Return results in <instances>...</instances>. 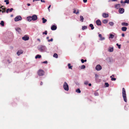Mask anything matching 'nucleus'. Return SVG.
I'll return each mask as SVG.
<instances>
[{"mask_svg":"<svg viewBox=\"0 0 129 129\" xmlns=\"http://www.w3.org/2000/svg\"><path fill=\"white\" fill-rule=\"evenodd\" d=\"M43 34H45L46 35H47V31L46 30L44 32H43Z\"/></svg>","mask_w":129,"mask_h":129,"instance_id":"40","label":"nucleus"},{"mask_svg":"<svg viewBox=\"0 0 129 129\" xmlns=\"http://www.w3.org/2000/svg\"><path fill=\"white\" fill-rule=\"evenodd\" d=\"M23 51L22 50L18 51L17 52V54L18 55H19L20 54L23 53Z\"/></svg>","mask_w":129,"mask_h":129,"instance_id":"9","label":"nucleus"},{"mask_svg":"<svg viewBox=\"0 0 129 129\" xmlns=\"http://www.w3.org/2000/svg\"><path fill=\"white\" fill-rule=\"evenodd\" d=\"M63 87L65 90L66 91L69 90V86L67 83L66 82H64L63 84Z\"/></svg>","mask_w":129,"mask_h":129,"instance_id":"3","label":"nucleus"},{"mask_svg":"<svg viewBox=\"0 0 129 129\" xmlns=\"http://www.w3.org/2000/svg\"><path fill=\"white\" fill-rule=\"evenodd\" d=\"M122 36L123 37H124V34L123 33L122 34Z\"/></svg>","mask_w":129,"mask_h":129,"instance_id":"53","label":"nucleus"},{"mask_svg":"<svg viewBox=\"0 0 129 129\" xmlns=\"http://www.w3.org/2000/svg\"><path fill=\"white\" fill-rule=\"evenodd\" d=\"M80 21L81 22H83V20L84 19L83 17L82 16H80Z\"/></svg>","mask_w":129,"mask_h":129,"instance_id":"22","label":"nucleus"},{"mask_svg":"<svg viewBox=\"0 0 129 129\" xmlns=\"http://www.w3.org/2000/svg\"><path fill=\"white\" fill-rule=\"evenodd\" d=\"M68 66L69 67V69H72V67L71 66V64L70 63H68Z\"/></svg>","mask_w":129,"mask_h":129,"instance_id":"29","label":"nucleus"},{"mask_svg":"<svg viewBox=\"0 0 129 129\" xmlns=\"http://www.w3.org/2000/svg\"><path fill=\"white\" fill-rule=\"evenodd\" d=\"M27 19L28 21L29 22L31 21V20H32L31 19H32L31 16H30L28 17H27Z\"/></svg>","mask_w":129,"mask_h":129,"instance_id":"16","label":"nucleus"},{"mask_svg":"<svg viewBox=\"0 0 129 129\" xmlns=\"http://www.w3.org/2000/svg\"><path fill=\"white\" fill-rule=\"evenodd\" d=\"M105 85L106 87H108L109 86V84L108 83L106 82L105 83Z\"/></svg>","mask_w":129,"mask_h":129,"instance_id":"34","label":"nucleus"},{"mask_svg":"<svg viewBox=\"0 0 129 129\" xmlns=\"http://www.w3.org/2000/svg\"><path fill=\"white\" fill-rule=\"evenodd\" d=\"M109 24L111 26H113L114 24V23L112 22H110L109 23Z\"/></svg>","mask_w":129,"mask_h":129,"instance_id":"36","label":"nucleus"},{"mask_svg":"<svg viewBox=\"0 0 129 129\" xmlns=\"http://www.w3.org/2000/svg\"><path fill=\"white\" fill-rule=\"evenodd\" d=\"M1 8H0V9H1ZM2 10L1 9H0V12H2Z\"/></svg>","mask_w":129,"mask_h":129,"instance_id":"62","label":"nucleus"},{"mask_svg":"<svg viewBox=\"0 0 129 129\" xmlns=\"http://www.w3.org/2000/svg\"><path fill=\"white\" fill-rule=\"evenodd\" d=\"M37 40H38L39 42L40 41V39H37Z\"/></svg>","mask_w":129,"mask_h":129,"instance_id":"58","label":"nucleus"},{"mask_svg":"<svg viewBox=\"0 0 129 129\" xmlns=\"http://www.w3.org/2000/svg\"><path fill=\"white\" fill-rule=\"evenodd\" d=\"M88 82L87 81H85L84 83V84L86 85H87L88 84Z\"/></svg>","mask_w":129,"mask_h":129,"instance_id":"43","label":"nucleus"},{"mask_svg":"<svg viewBox=\"0 0 129 129\" xmlns=\"http://www.w3.org/2000/svg\"><path fill=\"white\" fill-rule=\"evenodd\" d=\"M88 85L89 86H91V83H89V84H88Z\"/></svg>","mask_w":129,"mask_h":129,"instance_id":"57","label":"nucleus"},{"mask_svg":"<svg viewBox=\"0 0 129 129\" xmlns=\"http://www.w3.org/2000/svg\"><path fill=\"white\" fill-rule=\"evenodd\" d=\"M13 10V8H11L10 9H9V11L10 12H12Z\"/></svg>","mask_w":129,"mask_h":129,"instance_id":"48","label":"nucleus"},{"mask_svg":"<svg viewBox=\"0 0 129 129\" xmlns=\"http://www.w3.org/2000/svg\"><path fill=\"white\" fill-rule=\"evenodd\" d=\"M119 12L120 13H123L124 12V9L123 8H120L119 10Z\"/></svg>","mask_w":129,"mask_h":129,"instance_id":"10","label":"nucleus"},{"mask_svg":"<svg viewBox=\"0 0 129 129\" xmlns=\"http://www.w3.org/2000/svg\"><path fill=\"white\" fill-rule=\"evenodd\" d=\"M53 41V39L52 38H51L50 39L48 40V41L49 42H50V41H51V42L52 41Z\"/></svg>","mask_w":129,"mask_h":129,"instance_id":"44","label":"nucleus"},{"mask_svg":"<svg viewBox=\"0 0 129 129\" xmlns=\"http://www.w3.org/2000/svg\"><path fill=\"white\" fill-rule=\"evenodd\" d=\"M99 37L100 38V40H103L105 39V38L104 37H102V35L101 34H99Z\"/></svg>","mask_w":129,"mask_h":129,"instance_id":"15","label":"nucleus"},{"mask_svg":"<svg viewBox=\"0 0 129 129\" xmlns=\"http://www.w3.org/2000/svg\"><path fill=\"white\" fill-rule=\"evenodd\" d=\"M9 10V9H8L6 10V12L7 13H8Z\"/></svg>","mask_w":129,"mask_h":129,"instance_id":"47","label":"nucleus"},{"mask_svg":"<svg viewBox=\"0 0 129 129\" xmlns=\"http://www.w3.org/2000/svg\"><path fill=\"white\" fill-rule=\"evenodd\" d=\"M94 95L95 96H97L99 95V94L98 93L96 92H95L94 93Z\"/></svg>","mask_w":129,"mask_h":129,"instance_id":"33","label":"nucleus"},{"mask_svg":"<svg viewBox=\"0 0 129 129\" xmlns=\"http://www.w3.org/2000/svg\"><path fill=\"white\" fill-rule=\"evenodd\" d=\"M121 3H123V2L122 1H121Z\"/></svg>","mask_w":129,"mask_h":129,"instance_id":"59","label":"nucleus"},{"mask_svg":"<svg viewBox=\"0 0 129 129\" xmlns=\"http://www.w3.org/2000/svg\"><path fill=\"white\" fill-rule=\"evenodd\" d=\"M46 48V47L45 46L43 45H41L40 48L39 49L40 51H42L44 50Z\"/></svg>","mask_w":129,"mask_h":129,"instance_id":"7","label":"nucleus"},{"mask_svg":"<svg viewBox=\"0 0 129 129\" xmlns=\"http://www.w3.org/2000/svg\"><path fill=\"white\" fill-rule=\"evenodd\" d=\"M96 23L97 25H100L101 24V22L99 20H97L96 21Z\"/></svg>","mask_w":129,"mask_h":129,"instance_id":"12","label":"nucleus"},{"mask_svg":"<svg viewBox=\"0 0 129 129\" xmlns=\"http://www.w3.org/2000/svg\"><path fill=\"white\" fill-rule=\"evenodd\" d=\"M73 10H74V11L73 12V13H75L76 14H79V10H77V12H76V10L75 9H73Z\"/></svg>","mask_w":129,"mask_h":129,"instance_id":"14","label":"nucleus"},{"mask_svg":"<svg viewBox=\"0 0 129 129\" xmlns=\"http://www.w3.org/2000/svg\"><path fill=\"white\" fill-rule=\"evenodd\" d=\"M121 25L122 26H128V23H126L123 22L122 23Z\"/></svg>","mask_w":129,"mask_h":129,"instance_id":"19","label":"nucleus"},{"mask_svg":"<svg viewBox=\"0 0 129 129\" xmlns=\"http://www.w3.org/2000/svg\"><path fill=\"white\" fill-rule=\"evenodd\" d=\"M85 68V66L84 65H82L81 66V68L82 69H84Z\"/></svg>","mask_w":129,"mask_h":129,"instance_id":"38","label":"nucleus"},{"mask_svg":"<svg viewBox=\"0 0 129 129\" xmlns=\"http://www.w3.org/2000/svg\"><path fill=\"white\" fill-rule=\"evenodd\" d=\"M37 73L39 76H42L44 74L45 72L43 70L40 69L38 71Z\"/></svg>","mask_w":129,"mask_h":129,"instance_id":"2","label":"nucleus"},{"mask_svg":"<svg viewBox=\"0 0 129 129\" xmlns=\"http://www.w3.org/2000/svg\"><path fill=\"white\" fill-rule=\"evenodd\" d=\"M15 29L19 33L21 30L20 28L19 27L16 28H15Z\"/></svg>","mask_w":129,"mask_h":129,"instance_id":"17","label":"nucleus"},{"mask_svg":"<svg viewBox=\"0 0 129 129\" xmlns=\"http://www.w3.org/2000/svg\"><path fill=\"white\" fill-rule=\"evenodd\" d=\"M49 37H47V39H49Z\"/></svg>","mask_w":129,"mask_h":129,"instance_id":"63","label":"nucleus"},{"mask_svg":"<svg viewBox=\"0 0 129 129\" xmlns=\"http://www.w3.org/2000/svg\"><path fill=\"white\" fill-rule=\"evenodd\" d=\"M51 7V5H50L48 7V10H49V12L50 11V9H49V8H50Z\"/></svg>","mask_w":129,"mask_h":129,"instance_id":"46","label":"nucleus"},{"mask_svg":"<svg viewBox=\"0 0 129 129\" xmlns=\"http://www.w3.org/2000/svg\"><path fill=\"white\" fill-rule=\"evenodd\" d=\"M116 1V0H112V1Z\"/></svg>","mask_w":129,"mask_h":129,"instance_id":"60","label":"nucleus"},{"mask_svg":"<svg viewBox=\"0 0 129 129\" xmlns=\"http://www.w3.org/2000/svg\"><path fill=\"white\" fill-rule=\"evenodd\" d=\"M76 92L78 93H80L81 92V91L78 88L76 90Z\"/></svg>","mask_w":129,"mask_h":129,"instance_id":"25","label":"nucleus"},{"mask_svg":"<svg viewBox=\"0 0 129 129\" xmlns=\"http://www.w3.org/2000/svg\"><path fill=\"white\" fill-rule=\"evenodd\" d=\"M11 17L12 16H13V15H11Z\"/></svg>","mask_w":129,"mask_h":129,"instance_id":"64","label":"nucleus"},{"mask_svg":"<svg viewBox=\"0 0 129 129\" xmlns=\"http://www.w3.org/2000/svg\"><path fill=\"white\" fill-rule=\"evenodd\" d=\"M27 5L28 6H29L30 5V4L28 3V4H27Z\"/></svg>","mask_w":129,"mask_h":129,"instance_id":"55","label":"nucleus"},{"mask_svg":"<svg viewBox=\"0 0 129 129\" xmlns=\"http://www.w3.org/2000/svg\"><path fill=\"white\" fill-rule=\"evenodd\" d=\"M122 95L124 101L126 102H127V100L126 97V92L125 89L124 88H122Z\"/></svg>","mask_w":129,"mask_h":129,"instance_id":"1","label":"nucleus"},{"mask_svg":"<svg viewBox=\"0 0 129 129\" xmlns=\"http://www.w3.org/2000/svg\"><path fill=\"white\" fill-rule=\"evenodd\" d=\"M112 76L114 77V75H112V76H111L110 77V78H112Z\"/></svg>","mask_w":129,"mask_h":129,"instance_id":"56","label":"nucleus"},{"mask_svg":"<svg viewBox=\"0 0 129 129\" xmlns=\"http://www.w3.org/2000/svg\"><path fill=\"white\" fill-rule=\"evenodd\" d=\"M22 39L23 40L26 41L29 39V37L27 36H25L24 37L22 38Z\"/></svg>","mask_w":129,"mask_h":129,"instance_id":"8","label":"nucleus"},{"mask_svg":"<svg viewBox=\"0 0 129 129\" xmlns=\"http://www.w3.org/2000/svg\"><path fill=\"white\" fill-rule=\"evenodd\" d=\"M111 80L112 81H115L116 80V78H111Z\"/></svg>","mask_w":129,"mask_h":129,"instance_id":"42","label":"nucleus"},{"mask_svg":"<svg viewBox=\"0 0 129 129\" xmlns=\"http://www.w3.org/2000/svg\"><path fill=\"white\" fill-rule=\"evenodd\" d=\"M57 28V26L54 25H53L51 27V29L52 30H55Z\"/></svg>","mask_w":129,"mask_h":129,"instance_id":"11","label":"nucleus"},{"mask_svg":"<svg viewBox=\"0 0 129 129\" xmlns=\"http://www.w3.org/2000/svg\"><path fill=\"white\" fill-rule=\"evenodd\" d=\"M108 21L106 19H104L103 21V22L105 24L107 23Z\"/></svg>","mask_w":129,"mask_h":129,"instance_id":"26","label":"nucleus"},{"mask_svg":"<svg viewBox=\"0 0 129 129\" xmlns=\"http://www.w3.org/2000/svg\"><path fill=\"white\" fill-rule=\"evenodd\" d=\"M102 69V67L100 64L97 65L95 67L96 70L98 71L101 70Z\"/></svg>","mask_w":129,"mask_h":129,"instance_id":"5","label":"nucleus"},{"mask_svg":"<svg viewBox=\"0 0 129 129\" xmlns=\"http://www.w3.org/2000/svg\"><path fill=\"white\" fill-rule=\"evenodd\" d=\"M87 28V27L86 26H83L82 27V30H84Z\"/></svg>","mask_w":129,"mask_h":129,"instance_id":"32","label":"nucleus"},{"mask_svg":"<svg viewBox=\"0 0 129 129\" xmlns=\"http://www.w3.org/2000/svg\"><path fill=\"white\" fill-rule=\"evenodd\" d=\"M120 5L119 4H118L117 5H115V7L116 8H118L119 7Z\"/></svg>","mask_w":129,"mask_h":129,"instance_id":"35","label":"nucleus"},{"mask_svg":"<svg viewBox=\"0 0 129 129\" xmlns=\"http://www.w3.org/2000/svg\"><path fill=\"white\" fill-rule=\"evenodd\" d=\"M4 6H2L1 7H0V8H1V9H3L4 8Z\"/></svg>","mask_w":129,"mask_h":129,"instance_id":"52","label":"nucleus"},{"mask_svg":"<svg viewBox=\"0 0 129 129\" xmlns=\"http://www.w3.org/2000/svg\"><path fill=\"white\" fill-rule=\"evenodd\" d=\"M124 3H129V0H125V1L124 2Z\"/></svg>","mask_w":129,"mask_h":129,"instance_id":"39","label":"nucleus"},{"mask_svg":"<svg viewBox=\"0 0 129 129\" xmlns=\"http://www.w3.org/2000/svg\"><path fill=\"white\" fill-rule=\"evenodd\" d=\"M83 2L84 3H86L87 1V0H83Z\"/></svg>","mask_w":129,"mask_h":129,"instance_id":"51","label":"nucleus"},{"mask_svg":"<svg viewBox=\"0 0 129 129\" xmlns=\"http://www.w3.org/2000/svg\"><path fill=\"white\" fill-rule=\"evenodd\" d=\"M102 16L104 18H106L108 17L109 15L107 14L103 13L102 14Z\"/></svg>","mask_w":129,"mask_h":129,"instance_id":"13","label":"nucleus"},{"mask_svg":"<svg viewBox=\"0 0 129 129\" xmlns=\"http://www.w3.org/2000/svg\"><path fill=\"white\" fill-rule=\"evenodd\" d=\"M41 56L39 55H37L35 57V58L36 59L37 58H40L41 57Z\"/></svg>","mask_w":129,"mask_h":129,"instance_id":"24","label":"nucleus"},{"mask_svg":"<svg viewBox=\"0 0 129 129\" xmlns=\"http://www.w3.org/2000/svg\"><path fill=\"white\" fill-rule=\"evenodd\" d=\"M53 56L56 58H57L58 57V55L57 54L55 53L53 55Z\"/></svg>","mask_w":129,"mask_h":129,"instance_id":"28","label":"nucleus"},{"mask_svg":"<svg viewBox=\"0 0 129 129\" xmlns=\"http://www.w3.org/2000/svg\"><path fill=\"white\" fill-rule=\"evenodd\" d=\"M42 20L43 21L42 22L43 23H46L47 21V20L46 19H45L44 18H43L42 19Z\"/></svg>","mask_w":129,"mask_h":129,"instance_id":"20","label":"nucleus"},{"mask_svg":"<svg viewBox=\"0 0 129 129\" xmlns=\"http://www.w3.org/2000/svg\"><path fill=\"white\" fill-rule=\"evenodd\" d=\"M113 51V47L110 48L108 50V51L110 52H112Z\"/></svg>","mask_w":129,"mask_h":129,"instance_id":"21","label":"nucleus"},{"mask_svg":"<svg viewBox=\"0 0 129 129\" xmlns=\"http://www.w3.org/2000/svg\"><path fill=\"white\" fill-rule=\"evenodd\" d=\"M86 61H87V60L86 59H85V60H84V62H86Z\"/></svg>","mask_w":129,"mask_h":129,"instance_id":"61","label":"nucleus"},{"mask_svg":"<svg viewBox=\"0 0 129 129\" xmlns=\"http://www.w3.org/2000/svg\"><path fill=\"white\" fill-rule=\"evenodd\" d=\"M95 76L96 78H97L98 77V76L97 74H95Z\"/></svg>","mask_w":129,"mask_h":129,"instance_id":"50","label":"nucleus"},{"mask_svg":"<svg viewBox=\"0 0 129 129\" xmlns=\"http://www.w3.org/2000/svg\"><path fill=\"white\" fill-rule=\"evenodd\" d=\"M114 37V35L112 34H110V37L109 38H111L112 39H113V38Z\"/></svg>","mask_w":129,"mask_h":129,"instance_id":"31","label":"nucleus"},{"mask_svg":"<svg viewBox=\"0 0 129 129\" xmlns=\"http://www.w3.org/2000/svg\"><path fill=\"white\" fill-rule=\"evenodd\" d=\"M22 18L20 16H18L16 17L14 19V20L15 21H17L22 20Z\"/></svg>","mask_w":129,"mask_h":129,"instance_id":"4","label":"nucleus"},{"mask_svg":"<svg viewBox=\"0 0 129 129\" xmlns=\"http://www.w3.org/2000/svg\"><path fill=\"white\" fill-rule=\"evenodd\" d=\"M42 63H47V61H46L42 62Z\"/></svg>","mask_w":129,"mask_h":129,"instance_id":"45","label":"nucleus"},{"mask_svg":"<svg viewBox=\"0 0 129 129\" xmlns=\"http://www.w3.org/2000/svg\"><path fill=\"white\" fill-rule=\"evenodd\" d=\"M4 23L3 21H1L0 24L3 26H4Z\"/></svg>","mask_w":129,"mask_h":129,"instance_id":"27","label":"nucleus"},{"mask_svg":"<svg viewBox=\"0 0 129 129\" xmlns=\"http://www.w3.org/2000/svg\"><path fill=\"white\" fill-rule=\"evenodd\" d=\"M84 60L83 59H81V61L82 63H83L84 62Z\"/></svg>","mask_w":129,"mask_h":129,"instance_id":"49","label":"nucleus"},{"mask_svg":"<svg viewBox=\"0 0 129 129\" xmlns=\"http://www.w3.org/2000/svg\"><path fill=\"white\" fill-rule=\"evenodd\" d=\"M89 26L91 27V29L92 30L94 28V27L93 26V25L92 24H90L89 25Z\"/></svg>","mask_w":129,"mask_h":129,"instance_id":"23","label":"nucleus"},{"mask_svg":"<svg viewBox=\"0 0 129 129\" xmlns=\"http://www.w3.org/2000/svg\"><path fill=\"white\" fill-rule=\"evenodd\" d=\"M32 19H31L33 21H35L37 19V15H34L32 16Z\"/></svg>","mask_w":129,"mask_h":129,"instance_id":"6","label":"nucleus"},{"mask_svg":"<svg viewBox=\"0 0 129 129\" xmlns=\"http://www.w3.org/2000/svg\"><path fill=\"white\" fill-rule=\"evenodd\" d=\"M3 9V11H2V12L3 13L4 12H5L6 10V8H4Z\"/></svg>","mask_w":129,"mask_h":129,"instance_id":"41","label":"nucleus"},{"mask_svg":"<svg viewBox=\"0 0 129 129\" xmlns=\"http://www.w3.org/2000/svg\"><path fill=\"white\" fill-rule=\"evenodd\" d=\"M127 29V27H123L121 28V30L123 31H125Z\"/></svg>","mask_w":129,"mask_h":129,"instance_id":"18","label":"nucleus"},{"mask_svg":"<svg viewBox=\"0 0 129 129\" xmlns=\"http://www.w3.org/2000/svg\"><path fill=\"white\" fill-rule=\"evenodd\" d=\"M116 45L118 47V48L119 49H120L121 48V45H119L118 43L116 44Z\"/></svg>","mask_w":129,"mask_h":129,"instance_id":"37","label":"nucleus"},{"mask_svg":"<svg viewBox=\"0 0 129 129\" xmlns=\"http://www.w3.org/2000/svg\"><path fill=\"white\" fill-rule=\"evenodd\" d=\"M43 82H41L40 83V85H42L43 84Z\"/></svg>","mask_w":129,"mask_h":129,"instance_id":"54","label":"nucleus"},{"mask_svg":"<svg viewBox=\"0 0 129 129\" xmlns=\"http://www.w3.org/2000/svg\"><path fill=\"white\" fill-rule=\"evenodd\" d=\"M4 2H6V5H8L9 4V0H5L4 1Z\"/></svg>","mask_w":129,"mask_h":129,"instance_id":"30","label":"nucleus"}]
</instances>
